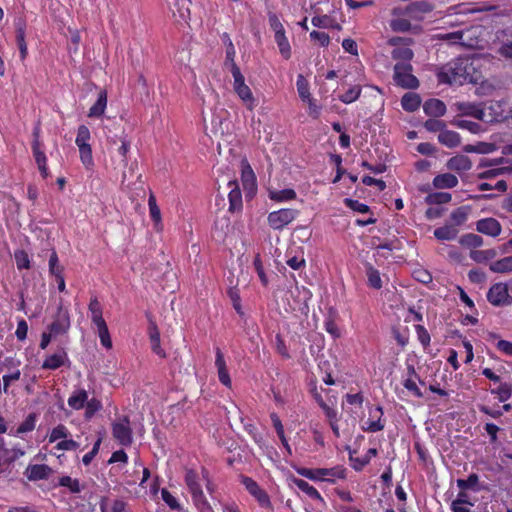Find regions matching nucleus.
<instances>
[{"label":"nucleus","mask_w":512,"mask_h":512,"mask_svg":"<svg viewBox=\"0 0 512 512\" xmlns=\"http://www.w3.org/2000/svg\"><path fill=\"white\" fill-rule=\"evenodd\" d=\"M102 346L106 349L112 348V340L106 322L96 325Z\"/></svg>","instance_id":"obj_56"},{"label":"nucleus","mask_w":512,"mask_h":512,"mask_svg":"<svg viewBox=\"0 0 512 512\" xmlns=\"http://www.w3.org/2000/svg\"><path fill=\"white\" fill-rule=\"evenodd\" d=\"M31 149L41 176L47 179L50 173L47 165V156L44 151V144L42 142L32 141Z\"/></svg>","instance_id":"obj_11"},{"label":"nucleus","mask_w":512,"mask_h":512,"mask_svg":"<svg viewBox=\"0 0 512 512\" xmlns=\"http://www.w3.org/2000/svg\"><path fill=\"white\" fill-rule=\"evenodd\" d=\"M294 484L301 492L308 495L311 499L318 500L321 502L324 501L323 497L318 492V490L314 486L310 485L307 481L303 479H295Z\"/></svg>","instance_id":"obj_33"},{"label":"nucleus","mask_w":512,"mask_h":512,"mask_svg":"<svg viewBox=\"0 0 512 512\" xmlns=\"http://www.w3.org/2000/svg\"><path fill=\"white\" fill-rule=\"evenodd\" d=\"M423 126L428 132L441 133V131H443L446 128V123L443 120H439V119L433 117V118L426 120L424 122Z\"/></svg>","instance_id":"obj_62"},{"label":"nucleus","mask_w":512,"mask_h":512,"mask_svg":"<svg viewBox=\"0 0 512 512\" xmlns=\"http://www.w3.org/2000/svg\"><path fill=\"white\" fill-rule=\"evenodd\" d=\"M241 167V182L245 191L246 198H252L257 191V178L256 175L246 158L240 162Z\"/></svg>","instance_id":"obj_8"},{"label":"nucleus","mask_w":512,"mask_h":512,"mask_svg":"<svg viewBox=\"0 0 512 512\" xmlns=\"http://www.w3.org/2000/svg\"><path fill=\"white\" fill-rule=\"evenodd\" d=\"M69 435H70V432H69L68 428L64 424H58L51 430V432L48 436V439H49L50 443H54L60 439L63 440L65 438H67Z\"/></svg>","instance_id":"obj_51"},{"label":"nucleus","mask_w":512,"mask_h":512,"mask_svg":"<svg viewBox=\"0 0 512 512\" xmlns=\"http://www.w3.org/2000/svg\"><path fill=\"white\" fill-rule=\"evenodd\" d=\"M291 254H292V251L287 252L286 264L293 270H300V269L305 268L306 260L304 258L303 252L301 251L299 255H291Z\"/></svg>","instance_id":"obj_46"},{"label":"nucleus","mask_w":512,"mask_h":512,"mask_svg":"<svg viewBox=\"0 0 512 512\" xmlns=\"http://www.w3.org/2000/svg\"><path fill=\"white\" fill-rule=\"evenodd\" d=\"M447 168L452 171L466 172L472 168V162L466 155L458 154L451 157L446 164Z\"/></svg>","instance_id":"obj_17"},{"label":"nucleus","mask_w":512,"mask_h":512,"mask_svg":"<svg viewBox=\"0 0 512 512\" xmlns=\"http://www.w3.org/2000/svg\"><path fill=\"white\" fill-rule=\"evenodd\" d=\"M364 267L368 287L380 290L383 287L380 271L369 262H365Z\"/></svg>","instance_id":"obj_19"},{"label":"nucleus","mask_w":512,"mask_h":512,"mask_svg":"<svg viewBox=\"0 0 512 512\" xmlns=\"http://www.w3.org/2000/svg\"><path fill=\"white\" fill-rule=\"evenodd\" d=\"M411 26L410 20L406 18H395L390 21V28L394 32H408Z\"/></svg>","instance_id":"obj_61"},{"label":"nucleus","mask_w":512,"mask_h":512,"mask_svg":"<svg viewBox=\"0 0 512 512\" xmlns=\"http://www.w3.org/2000/svg\"><path fill=\"white\" fill-rule=\"evenodd\" d=\"M88 399V393L85 389H78L68 398V405L74 410H80L85 407Z\"/></svg>","instance_id":"obj_31"},{"label":"nucleus","mask_w":512,"mask_h":512,"mask_svg":"<svg viewBox=\"0 0 512 512\" xmlns=\"http://www.w3.org/2000/svg\"><path fill=\"white\" fill-rule=\"evenodd\" d=\"M107 106V92L101 90L98 94L96 102L90 107L88 117L99 118L101 117Z\"/></svg>","instance_id":"obj_24"},{"label":"nucleus","mask_w":512,"mask_h":512,"mask_svg":"<svg viewBox=\"0 0 512 512\" xmlns=\"http://www.w3.org/2000/svg\"><path fill=\"white\" fill-rule=\"evenodd\" d=\"M113 438L122 446L128 447L133 442V433L128 416H123L112 424Z\"/></svg>","instance_id":"obj_7"},{"label":"nucleus","mask_w":512,"mask_h":512,"mask_svg":"<svg viewBox=\"0 0 512 512\" xmlns=\"http://www.w3.org/2000/svg\"><path fill=\"white\" fill-rule=\"evenodd\" d=\"M421 105V97L417 93L407 92L402 96L401 106L407 112L416 111Z\"/></svg>","instance_id":"obj_29"},{"label":"nucleus","mask_w":512,"mask_h":512,"mask_svg":"<svg viewBox=\"0 0 512 512\" xmlns=\"http://www.w3.org/2000/svg\"><path fill=\"white\" fill-rule=\"evenodd\" d=\"M184 482L197 509L200 512H212V507L202 490L198 472L194 469H186Z\"/></svg>","instance_id":"obj_2"},{"label":"nucleus","mask_w":512,"mask_h":512,"mask_svg":"<svg viewBox=\"0 0 512 512\" xmlns=\"http://www.w3.org/2000/svg\"><path fill=\"white\" fill-rule=\"evenodd\" d=\"M149 338L152 351L160 358H166V352L160 344V332L155 324L149 327Z\"/></svg>","instance_id":"obj_27"},{"label":"nucleus","mask_w":512,"mask_h":512,"mask_svg":"<svg viewBox=\"0 0 512 512\" xmlns=\"http://www.w3.org/2000/svg\"><path fill=\"white\" fill-rule=\"evenodd\" d=\"M457 486L460 490H473L478 492L481 490L479 487V476L476 473H471L467 479H457Z\"/></svg>","instance_id":"obj_36"},{"label":"nucleus","mask_w":512,"mask_h":512,"mask_svg":"<svg viewBox=\"0 0 512 512\" xmlns=\"http://www.w3.org/2000/svg\"><path fill=\"white\" fill-rule=\"evenodd\" d=\"M52 469L46 464H31L26 468L25 475L29 481L46 480Z\"/></svg>","instance_id":"obj_15"},{"label":"nucleus","mask_w":512,"mask_h":512,"mask_svg":"<svg viewBox=\"0 0 512 512\" xmlns=\"http://www.w3.org/2000/svg\"><path fill=\"white\" fill-rule=\"evenodd\" d=\"M91 139L90 130L86 125H80L77 130L75 143L78 146L88 145Z\"/></svg>","instance_id":"obj_59"},{"label":"nucleus","mask_w":512,"mask_h":512,"mask_svg":"<svg viewBox=\"0 0 512 512\" xmlns=\"http://www.w3.org/2000/svg\"><path fill=\"white\" fill-rule=\"evenodd\" d=\"M299 210L292 208H282L272 211L268 214L267 221L273 230H282L293 222L299 215Z\"/></svg>","instance_id":"obj_6"},{"label":"nucleus","mask_w":512,"mask_h":512,"mask_svg":"<svg viewBox=\"0 0 512 512\" xmlns=\"http://www.w3.org/2000/svg\"><path fill=\"white\" fill-rule=\"evenodd\" d=\"M489 269L494 273L512 272V256H507L492 262Z\"/></svg>","instance_id":"obj_37"},{"label":"nucleus","mask_w":512,"mask_h":512,"mask_svg":"<svg viewBox=\"0 0 512 512\" xmlns=\"http://www.w3.org/2000/svg\"><path fill=\"white\" fill-rule=\"evenodd\" d=\"M378 451L376 448H369L366 454L362 457H354L353 453H349V460L351 467L355 471H362L363 468L368 465L373 457L377 455Z\"/></svg>","instance_id":"obj_20"},{"label":"nucleus","mask_w":512,"mask_h":512,"mask_svg":"<svg viewBox=\"0 0 512 512\" xmlns=\"http://www.w3.org/2000/svg\"><path fill=\"white\" fill-rule=\"evenodd\" d=\"M58 486L67 488L68 491L73 494L80 493L84 488L78 479L71 478L70 476L60 477L58 480Z\"/></svg>","instance_id":"obj_35"},{"label":"nucleus","mask_w":512,"mask_h":512,"mask_svg":"<svg viewBox=\"0 0 512 512\" xmlns=\"http://www.w3.org/2000/svg\"><path fill=\"white\" fill-rule=\"evenodd\" d=\"M80 160L85 168L90 169L94 165L91 145L78 146Z\"/></svg>","instance_id":"obj_50"},{"label":"nucleus","mask_w":512,"mask_h":512,"mask_svg":"<svg viewBox=\"0 0 512 512\" xmlns=\"http://www.w3.org/2000/svg\"><path fill=\"white\" fill-rule=\"evenodd\" d=\"M362 88L360 85L351 86L345 93L339 95V100L344 104L355 102L361 95Z\"/></svg>","instance_id":"obj_45"},{"label":"nucleus","mask_w":512,"mask_h":512,"mask_svg":"<svg viewBox=\"0 0 512 512\" xmlns=\"http://www.w3.org/2000/svg\"><path fill=\"white\" fill-rule=\"evenodd\" d=\"M37 415L35 413H30L23 422L17 427L18 434H24L27 432H31L35 429L36 426Z\"/></svg>","instance_id":"obj_53"},{"label":"nucleus","mask_w":512,"mask_h":512,"mask_svg":"<svg viewBox=\"0 0 512 512\" xmlns=\"http://www.w3.org/2000/svg\"><path fill=\"white\" fill-rule=\"evenodd\" d=\"M233 89L237 96L244 103L246 108L253 111L257 105L256 100L253 96L252 90L245 83V78L239 67H235L233 71Z\"/></svg>","instance_id":"obj_4"},{"label":"nucleus","mask_w":512,"mask_h":512,"mask_svg":"<svg viewBox=\"0 0 512 512\" xmlns=\"http://www.w3.org/2000/svg\"><path fill=\"white\" fill-rule=\"evenodd\" d=\"M391 56L397 63H410L414 57V52L409 47H397L392 50Z\"/></svg>","instance_id":"obj_39"},{"label":"nucleus","mask_w":512,"mask_h":512,"mask_svg":"<svg viewBox=\"0 0 512 512\" xmlns=\"http://www.w3.org/2000/svg\"><path fill=\"white\" fill-rule=\"evenodd\" d=\"M14 259L18 270H28L31 268L30 257L25 250H16L14 253Z\"/></svg>","instance_id":"obj_49"},{"label":"nucleus","mask_w":512,"mask_h":512,"mask_svg":"<svg viewBox=\"0 0 512 512\" xmlns=\"http://www.w3.org/2000/svg\"><path fill=\"white\" fill-rule=\"evenodd\" d=\"M297 474L311 481H324L323 468L300 467L296 470Z\"/></svg>","instance_id":"obj_41"},{"label":"nucleus","mask_w":512,"mask_h":512,"mask_svg":"<svg viewBox=\"0 0 512 512\" xmlns=\"http://www.w3.org/2000/svg\"><path fill=\"white\" fill-rule=\"evenodd\" d=\"M148 206L151 220L157 225L161 223V211L157 205L154 194H150L148 198Z\"/></svg>","instance_id":"obj_52"},{"label":"nucleus","mask_w":512,"mask_h":512,"mask_svg":"<svg viewBox=\"0 0 512 512\" xmlns=\"http://www.w3.org/2000/svg\"><path fill=\"white\" fill-rule=\"evenodd\" d=\"M230 191L228 194L229 200V211L231 213L241 212L243 208L242 193L236 181H230L228 183Z\"/></svg>","instance_id":"obj_14"},{"label":"nucleus","mask_w":512,"mask_h":512,"mask_svg":"<svg viewBox=\"0 0 512 512\" xmlns=\"http://www.w3.org/2000/svg\"><path fill=\"white\" fill-rule=\"evenodd\" d=\"M296 87L299 97L303 102L312 97L309 82L302 74L297 76Z\"/></svg>","instance_id":"obj_43"},{"label":"nucleus","mask_w":512,"mask_h":512,"mask_svg":"<svg viewBox=\"0 0 512 512\" xmlns=\"http://www.w3.org/2000/svg\"><path fill=\"white\" fill-rule=\"evenodd\" d=\"M496 189L499 192H505L507 189V183L505 180H497L495 183L491 182H482L478 184L479 191H488Z\"/></svg>","instance_id":"obj_60"},{"label":"nucleus","mask_w":512,"mask_h":512,"mask_svg":"<svg viewBox=\"0 0 512 512\" xmlns=\"http://www.w3.org/2000/svg\"><path fill=\"white\" fill-rule=\"evenodd\" d=\"M240 482L248 493L255 498L261 508L268 509L270 511L273 510V505L268 493L261 488L254 479L242 475L240 477Z\"/></svg>","instance_id":"obj_5"},{"label":"nucleus","mask_w":512,"mask_h":512,"mask_svg":"<svg viewBox=\"0 0 512 512\" xmlns=\"http://www.w3.org/2000/svg\"><path fill=\"white\" fill-rule=\"evenodd\" d=\"M458 178L451 173L436 175L433 179V186L436 189H450L458 185Z\"/></svg>","instance_id":"obj_21"},{"label":"nucleus","mask_w":512,"mask_h":512,"mask_svg":"<svg viewBox=\"0 0 512 512\" xmlns=\"http://www.w3.org/2000/svg\"><path fill=\"white\" fill-rule=\"evenodd\" d=\"M48 328L54 336L64 334L70 328L69 312L63 308L62 304L59 305L57 314Z\"/></svg>","instance_id":"obj_10"},{"label":"nucleus","mask_w":512,"mask_h":512,"mask_svg":"<svg viewBox=\"0 0 512 512\" xmlns=\"http://www.w3.org/2000/svg\"><path fill=\"white\" fill-rule=\"evenodd\" d=\"M48 266L49 273L54 277L64 275V267L59 264L58 254L55 249H52V252L49 257Z\"/></svg>","instance_id":"obj_47"},{"label":"nucleus","mask_w":512,"mask_h":512,"mask_svg":"<svg viewBox=\"0 0 512 512\" xmlns=\"http://www.w3.org/2000/svg\"><path fill=\"white\" fill-rule=\"evenodd\" d=\"M394 83L403 89L414 90L420 85L418 78L413 74L411 63H396L393 69Z\"/></svg>","instance_id":"obj_3"},{"label":"nucleus","mask_w":512,"mask_h":512,"mask_svg":"<svg viewBox=\"0 0 512 512\" xmlns=\"http://www.w3.org/2000/svg\"><path fill=\"white\" fill-rule=\"evenodd\" d=\"M459 109L464 115L472 116L479 120H483L484 118V110L478 106L472 104H461Z\"/></svg>","instance_id":"obj_58"},{"label":"nucleus","mask_w":512,"mask_h":512,"mask_svg":"<svg viewBox=\"0 0 512 512\" xmlns=\"http://www.w3.org/2000/svg\"><path fill=\"white\" fill-rule=\"evenodd\" d=\"M166 2L174 15L178 13L183 20L189 16L191 0H166Z\"/></svg>","instance_id":"obj_26"},{"label":"nucleus","mask_w":512,"mask_h":512,"mask_svg":"<svg viewBox=\"0 0 512 512\" xmlns=\"http://www.w3.org/2000/svg\"><path fill=\"white\" fill-rule=\"evenodd\" d=\"M344 203L348 208H350L351 210H353L355 212L362 213V214H366V213L370 212V207L367 204L362 203L358 200H354L351 198H345Z\"/></svg>","instance_id":"obj_63"},{"label":"nucleus","mask_w":512,"mask_h":512,"mask_svg":"<svg viewBox=\"0 0 512 512\" xmlns=\"http://www.w3.org/2000/svg\"><path fill=\"white\" fill-rule=\"evenodd\" d=\"M215 366L217 368L218 378L221 384L231 388L232 381L226 366L224 355L220 348H216L215 350Z\"/></svg>","instance_id":"obj_13"},{"label":"nucleus","mask_w":512,"mask_h":512,"mask_svg":"<svg viewBox=\"0 0 512 512\" xmlns=\"http://www.w3.org/2000/svg\"><path fill=\"white\" fill-rule=\"evenodd\" d=\"M312 25L317 28H337L340 29V25H333V19L328 15L314 16L311 20Z\"/></svg>","instance_id":"obj_54"},{"label":"nucleus","mask_w":512,"mask_h":512,"mask_svg":"<svg viewBox=\"0 0 512 512\" xmlns=\"http://www.w3.org/2000/svg\"><path fill=\"white\" fill-rule=\"evenodd\" d=\"M325 331L332 336L333 339H337L341 336L340 329L333 317L329 316L324 321Z\"/></svg>","instance_id":"obj_64"},{"label":"nucleus","mask_w":512,"mask_h":512,"mask_svg":"<svg viewBox=\"0 0 512 512\" xmlns=\"http://www.w3.org/2000/svg\"><path fill=\"white\" fill-rule=\"evenodd\" d=\"M452 196L447 192H435L431 193L426 197V202L428 204H446L450 202Z\"/></svg>","instance_id":"obj_57"},{"label":"nucleus","mask_w":512,"mask_h":512,"mask_svg":"<svg viewBox=\"0 0 512 512\" xmlns=\"http://www.w3.org/2000/svg\"><path fill=\"white\" fill-rule=\"evenodd\" d=\"M384 415L383 408L381 406H376L373 410L370 411V416L375 419H368L366 421V427H363L364 431L375 433L384 429L385 424L382 420Z\"/></svg>","instance_id":"obj_16"},{"label":"nucleus","mask_w":512,"mask_h":512,"mask_svg":"<svg viewBox=\"0 0 512 512\" xmlns=\"http://www.w3.org/2000/svg\"><path fill=\"white\" fill-rule=\"evenodd\" d=\"M497 252L495 249H487V250H471L470 258L476 263H484L493 258H495Z\"/></svg>","instance_id":"obj_42"},{"label":"nucleus","mask_w":512,"mask_h":512,"mask_svg":"<svg viewBox=\"0 0 512 512\" xmlns=\"http://www.w3.org/2000/svg\"><path fill=\"white\" fill-rule=\"evenodd\" d=\"M487 300L496 307L506 306L512 303V297L509 295L508 287L504 283L492 285L488 290Z\"/></svg>","instance_id":"obj_9"},{"label":"nucleus","mask_w":512,"mask_h":512,"mask_svg":"<svg viewBox=\"0 0 512 512\" xmlns=\"http://www.w3.org/2000/svg\"><path fill=\"white\" fill-rule=\"evenodd\" d=\"M423 110L427 116L438 118L444 116L447 109L442 100L432 98L424 103Z\"/></svg>","instance_id":"obj_18"},{"label":"nucleus","mask_w":512,"mask_h":512,"mask_svg":"<svg viewBox=\"0 0 512 512\" xmlns=\"http://www.w3.org/2000/svg\"><path fill=\"white\" fill-rule=\"evenodd\" d=\"M468 207L461 206L453 210L450 214V225H455V228L462 226L468 218Z\"/></svg>","instance_id":"obj_38"},{"label":"nucleus","mask_w":512,"mask_h":512,"mask_svg":"<svg viewBox=\"0 0 512 512\" xmlns=\"http://www.w3.org/2000/svg\"><path fill=\"white\" fill-rule=\"evenodd\" d=\"M66 360H68V357L65 351L54 353L46 357V359L42 363V368L48 370H56L62 367L65 364Z\"/></svg>","instance_id":"obj_23"},{"label":"nucleus","mask_w":512,"mask_h":512,"mask_svg":"<svg viewBox=\"0 0 512 512\" xmlns=\"http://www.w3.org/2000/svg\"><path fill=\"white\" fill-rule=\"evenodd\" d=\"M459 229L455 225L445 224L434 230V237L439 241H451L457 238Z\"/></svg>","instance_id":"obj_25"},{"label":"nucleus","mask_w":512,"mask_h":512,"mask_svg":"<svg viewBox=\"0 0 512 512\" xmlns=\"http://www.w3.org/2000/svg\"><path fill=\"white\" fill-rule=\"evenodd\" d=\"M268 196L272 201L281 203L295 200L297 194L294 189L286 188L282 190H269Z\"/></svg>","instance_id":"obj_28"},{"label":"nucleus","mask_w":512,"mask_h":512,"mask_svg":"<svg viewBox=\"0 0 512 512\" xmlns=\"http://www.w3.org/2000/svg\"><path fill=\"white\" fill-rule=\"evenodd\" d=\"M438 141L447 148H455L460 145L461 137L459 133L445 128L438 134Z\"/></svg>","instance_id":"obj_22"},{"label":"nucleus","mask_w":512,"mask_h":512,"mask_svg":"<svg viewBox=\"0 0 512 512\" xmlns=\"http://www.w3.org/2000/svg\"><path fill=\"white\" fill-rule=\"evenodd\" d=\"M324 473V481L329 483H334L335 478L337 479H345L346 478V469L343 466H335L332 468H323Z\"/></svg>","instance_id":"obj_40"},{"label":"nucleus","mask_w":512,"mask_h":512,"mask_svg":"<svg viewBox=\"0 0 512 512\" xmlns=\"http://www.w3.org/2000/svg\"><path fill=\"white\" fill-rule=\"evenodd\" d=\"M476 230L479 233L497 237L500 235L502 227L498 220L492 217L483 218L477 221Z\"/></svg>","instance_id":"obj_12"},{"label":"nucleus","mask_w":512,"mask_h":512,"mask_svg":"<svg viewBox=\"0 0 512 512\" xmlns=\"http://www.w3.org/2000/svg\"><path fill=\"white\" fill-rule=\"evenodd\" d=\"M88 309L91 313L92 323L96 326L102 323H105L103 318V310L102 305L97 299V297L91 298L90 303L88 305Z\"/></svg>","instance_id":"obj_32"},{"label":"nucleus","mask_w":512,"mask_h":512,"mask_svg":"<svg viewBox=\"0 0 512 512\" xmlns=\"http://www.w3.org/2000/svg\"><path fill=\"white\" fill-rule=\"evenodd\" d=\"M16 42L20 52L21 60H25L28 55V47L25 41V24L19 22L16 24Z\"/></svg>","instance_id":"obj_30"},{"label":"nucleus","mask_w":512,"mask_h":512,"mask_svg":"<svg viewBox=\"0 0 512 512\" xmlns=\"http://www.w3.org/2000/svg\"><path fill=\"white\" fill-rule=\"evenodd\" d=\"M225 36L227 37L225 66H229L230 72L233 74L235 67H239L235 62L236 50L228 35L225 34Z\"/></svg>","instance_id":"obj_44"},{"label":"nucleus","mask_w":512,"mask_h":512,"mask_svg":"<svg viewBox=\"0 0 512 512\" xmlns=\"http://www.w3.org/2000/svg\"><path fill=\"white\" fill-rule=\"evenodd\" d=\"M492 394H497L500 402L507 401L512 394V385L510 383H500V385L491 391Z\"/></svg>","instance_id":"obj_55"},{"label":"nucleus","mask_w":512,"mask_h":512,"mask_svg":"<svg viewBox=\"0 0 512 512\" xmlns=\"http://www.w3.org/2000/svg\"><path fill=\"white\" fill-rule=\"evenodd\" d=\"M436 77L439 84L463 85L478 83L480 74L469 57H458L437 68Z\"/></svg>","instance_id":"obj_1"},{"label":"nucleus","mask_w":512,"mask_h":512,"mask_svg":"<svg viewBox=\"0 0 512 512\" xmlns=\"http://www.w3.org/2000/svg\"><path fill=\"white\" fill-rule=\"evenodd\" d=\"M459 243L467 248H477L483 245V239L477 234L468 233L460 238Z\"/></svg>","instance_id":"obj_48"},{"label":"nucleus","mask_w":512,"mask_h":512,"mask_svg":"<svg viewBox=\"0 0 512 512\" xmlns=\"http://www.w3.org/2000/svg\"><path fill=\"white\" fill-rule=\"evenodd\" d=\"M274 39H275V42L279 48V52L282 55V57L286 60L290 59L291 46L288 41V38L286 37L285 31L275 34Z\"/></svg>","instance_id":"obj_34"}]
</instances>
